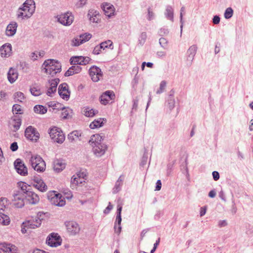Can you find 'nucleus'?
Returning <instances> with one entry per match:
<instances>
[{
    "instance_id": "f257e3e1",
    "label": "nucleus",
    "mask_w": 253,
    "mask_h": 253,
    "mask_svg": "<svg viewBox=\"0 0 253 253\" xmlns=\"http://www.w3.org/2000/svg\"><path fill=\"white\" fill-rule=\"evenodd\" d=\"M103 136L99 134L92 135L89 140V143L92 147L93 153L97 157L104 155L107 150V145L102 143Z\"/></svg>"
},
{
    "instance_id": "f03ea898",
    "label": "nucleus",
    "mask_w": 253,
    "mask_h": 253,
    "mask_svg": "<svg viewBox=\"0 0 253 253\" xmlns=\"http://www.w3.org/2000/svg\"><path fill=\"white\" fill-rule=\"evenodd\" d=\"M35 10L34 1L33 0H27L23 4V6L20 7L18 11V18L28 19L31 17Z\"/></svg>"
},
{
    "instance_id": "7ed1b4c3",
    "label": "nucleus",
    "mask_w": 253,
    "mask_h": 253,
    "mask_svg": "<svg viewBox=\"0 0 253 253\" xmlns=\"http://www.w3.org/2000/svg\"><path fill=\"white\" fill-rule=\"evenodd\" d=\"M42 68L44 72L53 76L57 73L61 71V65L58 61L54 59H48L45 60L42 65Z\"/></svg>"
},
{
    "instance_id": "20e7f679",
    "label": "nucleus",
    "mask_w": 253,
    "mask_h": 253,
    "mask_svg": "<svg viewBox=\"0 0 253 253\" xmlns=\"http://www.w3.org/2000/svg\"><path fill=\"white\" fill-rule=\"evenodd\" d=\"M30 162L32 167L36 171L41 172L45 170V163L41 156L37 155H33L31 157Z\"/></svg>"
},
{
    "instance_id": "39448f33",
    "label": "nucleus",
    "mask_w": 253,
    "mask_h": 253,
    "mask_svg": "<svg viewBox=\"0 0 253 253\" xmlns=\"http://www.w3.org/2000/svg\"><path fill=\"white\" fill-rule=\"evenodd\" d=\"M27 186L24 183H22L21 189L25 194V198L31 204H37L40 200L39 196L35 192L27 190Z\"/></svg>"
},
{
    "instance_id": "423d86ee",
    "label": "nucleus",
    "mask_w": 253,
    "mask_h": 253,
    "mask_svg": "<svg viewBox=\"0 0 253 253\" xmlns=\"http://www.w3.org/2000/svg\"><path fill=\"white\" fill-rule=\"evenodd\" d=\"M50 138L54 142L59 144L62 143L65 140V135L60 128L53 127L49 130Z\"/></svg>"
},
{
    "instance_id": "0eeeda50",
    "label": "nucleus",
    "mask_w": 253,
    "mask_h": 253,
    "mask_svg": "<svg viewBox=\"0 0 253 253\" xmlns=\"http://www.w3.org/2000/svg\"><path fill=\"white\" fill-rule=\"evenodd\" d=\"M44 213L42 212H39L35 217H32L25 222H24L26 226L31 229H35L39 227L43 219Z\"/></svg>"
},
{
    "instance_id": "6e6552de",
    "label": "nucleus",
    "mask_w": 253,
    "mask_h": 253,
    "mask_svg": "<svg viewBox=\"0 0 253 253\" xmlns=\"http://www.w3.org/2000/svg\"><path fill=\"white\" fill-rule=\"evenodd\" d=\"M24 198L25 194L22 189L21 191H16L13 195V198L12 199V205L17 208H22L24 205Z\"/></svg>"
},
{
    "instance_id": "1a4fd4ad",
    "label": "nucleus",
    "mask_w": 253,
    "mask_h": 253,
    "mask_svg": "<svg viewBox=\"0 0 253 253\" xmlns=\"http://www.w3.org/2000/svg\"><path fill=\"white\" fill-rule=\"evenodd\" d=\"M58 21L64 26L71 25L74 19L73 14L70 12H67L57 16Z\"/></svg>"
},
{
    "instance_id": "9d476101",
    "label": "nucleus",
    "mask_w": 253,
    "mask_h": 253,
    "mask_svg": "<svg viewBox=\"0 0 253 253\" xmlns=\"http://www.w3.org/2000/svg\"><path fill=\"white\" fill-rule=\"evenodd\" d=\"M62 239L57 233H52L47 237L46 243L51 247H57L61 244Z\"/></svg>"
},
{
    "instance_id": "9b49d317",
    "label": "nucleus",
    "mask_w": 253,
    "mask_h": 253,
    "mask_svg": "<svg viewBox=\"0 0 253 253\" xmlns=\"http://www.w3.org/2000/svg\"><path fill=\"white\" fill-rule=\"evenodd\" d=\"M25 136L27 139L36 142L40 137V134L36 128L32 126H29L25 129Z\"/></svg>"
},
{
    "instance_id": "f8f14e48",
    "label": "nucleus",
    "mask_w": 253,
    "mask_h": 253,
    "mask_svg": "<svg viewBox=\"0 0 253 253\" xmlns=\"http://www.w3.org/2000/svg\"><path fill=\"white\" fill-rule=\"evenodd\" d=\"M16 171L21 175L25 176L28 174V169L24 163L20 159H17L14 163Z\"/></svg>"
},
{
    "instance_id": "ddd939ff",
    "label": "nucleus",
    "mask_w": 253,
    "mask_h": 253,
    "mask_svg": "<svg viewBox=\"0 0 253 253\" xmlns=\"http://www.w3.org/2000/svg\"><path fill=\"white\" fill-rule=\"evenodd\" d=\"M91 59L88 57L84 56H73L70 59L71 64L77 65H85L89 63Z\"/></svg>"
},
{
    "instance_id": "4468645a",
    "label": "nucleus",
    "mask_w": 253,
    "mask_h": 253,
    "mask_svg": "<svg viewBox=\"0 0 253 253\" xmlns=\"http://www.w3.org/2000/svg\"><path fill=\"white\" fill-rule=\"evenodd\" d=\"M58 93L60 96L65 100H68L70 98V92L68 89V85L66 83H63L59 85Z\"/></svg>"
},
{
    "instance_id": "2eb2a0df",
    "label": "nucleus",
    "mask_w": 253,
    "mask_h": 253,
    "mask_svg": "<svg viewBox=\"0 0 253 253\" xmlns=\"http://www.w3.org/2000/svg\"><path fill=\"white\" fill-rule=\"evenodd\" d=\"M89 75L92 80L94 82H98L102 76L101 69L95 66H93L89 69Z\"/></svg>"
},
{
    "instance_id": "dca6fc26",
    "label": "nucleus",
    "mask_w": 253,
    "mask_h": 253,
    "mask_svg": "<svg viewBox=\"0 0 253 253\" xmlns=\"http://www.w3.org/2000/svg\"><path fill=\"white\" fill-rule=\"evenodd\" d=\"M67 230L71 234L75 235L78 233L80 228L78 224L73 221H66L65 223Z\"/></svg>"
},
{
    "instance_id": "f3484780",
    "label": "nucleus",
    "mask_w": 253,
    "mask_h": 253,
    "mask_svg": "<svg viewBox=\"0 0 253 253\" xmlns=\"http://www.w3.org/2000/svg\"><path fill=\"white\" fill-rule=\"evenodd\" d=\"M115 97L113 91L108 90L104 92L100 97V103L103 105H107L110 100L114 99Z\"/></svg>"
},
{
    "instance_id": "a211bd4d",
    "label": "nucleus",
    "mask_w": 253,
    "mask_h": 253,
    "mask_svg": "<svg viewBox=\"0 0 253 253\" xmlns=\"http://www.w3.org/2000/svg\"><path fill=\"white\" fill-rule=\"evenodd\" d=\"M0 253H17L16 247L10 244L0 243Z\"/></svg>"
},
{
    "instance_id": "6ab92c4d",
    "label": "nucleus",
    "mask_w": 253,
    "mask_h": 253,
    "mask_svg": "<svg viewBox=\"0 0 253 253\" xmlns=\"http://www.w3.org/2000/svg\"><path fill=\"white\" fill-rule=\"evenodd\" d=\"M86 174L83 172H78L74 174L71 178V183L75 186L82 184L85 182Z\"/></svg>"
},
{
    "instance_id": "aec40b11",
    "label": "nucleus",
    "mask_w": 253,
    "mask_h": 253,
    "mask_svg": "<svg viewBox=\"0 0 253 253\" xmlns=\"http://www.w3.org/2000/svg\"><path fill=\"white\" fill-rule=\"evenodd\" d=\"M59 79L57 78L49 80L48 85H47L48 89L46 92V94L48 96H51L52 94L56 92L57 86L59 84Z\"/></svg>"
},
{
    "instance_id": "412c9836",
    "label": "nucleus",
    "mask_w": 253,
    "mask_h": 253,
    "mask_svg": "<svg viewBox=\"0 0 253 253\" xmlns=\"http://www.w3.org/2000/svg\"><path fill=\"white\" fill-rule=\"evenodd\" d=\"M53 196L50 199V202L52 204L58 207H62L65 205V201L60 194L53 193Z\"/></svg>"
},
{
    "instance_id": "4be33fe9",
    "label": "nucleus",
    "mask_w": 253,
    "mask_h": 253,
    "mask_svg": "<svg viewBox=\"0 0 253 253\" xmlns=\"http://www.w3.org/2000/svg\"><path fill=\"white\" fill-rule=\"evenodd\" d=\"M197 48V46L195 44H193L190 46L187 51V61L190 65L192 64L193 60H194V57L196 54Z\"/></svg>"
},
{
    "instance_id": "5701e85b",
    "label": "nucleus",
    "mask_w": 253,
    "mask_h": 253,
    "mask_svg": "<svg viewBox=\"0 0 253 253\" xmlns=\"http://www.w3.org/2000/svg\"><path fill=\"white\" fill-rule=\"evenodd\" d=\"M105 14L109 18L111 17L114 15L115 8L114 6L109 3H104L101 6Z\"/></svg>"
},
{
    "instance_id": "b1692460",
    "label": "nucleus",
    "mask_w": 253,
    "mask_h": 253,
    "mask_svg": "<svg viewBox=\"0 0 253 253\" xmlns=\"http://www.w3.org/2000/svg\"><path fill=\"white\" fill-rule=\"evenodd\" d=\"M87 16L90 22L98 23L100 20V15L98 11L91 9L88 11Z\"/></svg>"
},
{
    "instance_id": "393cba45",
    "label": "nucleus",
    "mask_w": 253,
    "mask_h": 253,
    "mask_svg": "<svg viewBox=\"0 0 253 253\" xmlns=\"http://www.w3.org/2000/svg\"><path fill=\"white\" fill-rule=\"evenodd\" d=\"M12 47L9 43L4 44L0 47V54L2 57L9 56L11 53Z\"/></svg>"
},
{
    "instance_id": "a878e982",
    "label": "nucleus",
    "mask_w": 253,
    "mask_h": 253,
    "mask_svg": "<svg viewBox=\"0 0 253 253\" xmlns=\"http://www.w3.org/2000/svg\"><path fill=\"white\" fill-rule=\"evenodd\" d=\"M17 28V24L15 22H11L6 27L5 31L6 35L8 37L14 36L16 32Z\"/></svg>"
},
{
    "instance_id": "bb28decb",
    "label": "nucleus",
    "mask_w": 253,
    "mask_h": 253,
    "mask_svg": "<svg viewBox=\"0 0 253 253\" xmlns=\"http://www.w3.org/2000/svg\"><path fill=\"white\" fill-rule=\"evenodd\" d=\"M66 167L65 163L61 160L57 159L53 162V169L57 172L63 170Z\"/></svg>"
},
{
    "instance_id": "cd10ccee",
    "label": "nucleus",
    "mask_w": 253,
    "mask_h": 253,
    "mask_svg": "<svg viewBox=\"0 0 253 253\" xmlns=\"http://www.w3.org/2000/svg\"><path fill=\"white\" fill-rule=\"evenodd\" d=\"M73 66L69 68V69L65 72V76L68 77L72 76L74 74L79 73L81 70L82 68L77 65L72 64Z\"/></svg>"
},
{
    "instance_id": "c85d7f7f",
    "label": "nucleus",
    "mask_w": 253,
    "mask_h": 253,
    "mask_svg": "<svg viewBox=\"0 0 253 253\" xmlns=\"http://www.w3.org/2000/svg\"><path fill=\"white\" fill-rule=\"evenodd\" d=\"M18 74L17 70L15 69L11 68L7 74V79L9 82L12 84L14 83L17 79Z\"/></svg>"
},
{
    "instance_id": "c756f323",
    "label": "nucleus",
    "mask_w": 253,
    "mask_h": 253,
    "mask_svg": "<svg viewBox=\"0 0 253 253\" xmlns=\"http://www.w3.org/2000/svg\"><path fill=\"white\" fill-rule=\"evenodd\" d=\"M165 17L171 22L173 21V8L170 5H167L164 12Z\"/></svg>"
},
{
    "instance_id": "7c9ffc66",
    "label": "nucleus",
    "mask_w": 253,
    "mask_h": 253,
    "mask_svg": "<svg viewBox=\"0 0 253 253\" xmlns=\"http://www.w3.org/2000/svg\"><path fill=\"white\" fill-rule=\"evenodd\" d=\"M83 114L87 117H92L98 113V111L91 109L89 107H84L83 109Z\"/></svg>"
},
{
    "instance_id": "2f4dec72",
    "label": "nucleus",
    "mask_w": 253,
    "mask_h": 253,
    "mask_svg": "<svg viewBox=\"0 0 253 253\" xmlns=\"http://www.w3.org/2000/svg\"><path fill=\"white\" fill-rule=\"evenodd\" d=\"M82 133L78 130H74L70 132L68 135V139L71 142L76 141L79 139V137L81 136Z\"/></svg>"
},
{
    "instance_id": "473e14b6",
    "label": "nucleus",
    "mask_w": 253,
    "mask_h": 253,
    "mask_svg": "<svg viewBox=\"0 0 253 253\" xmlns=\"http://www.w3.org/2000/svg\"><path fill=\"white\" fill-rule=\"evenodd\" d=\"M121 222H122L121 215H117L114 228L115 229V231L118 234H120L121 232V230H122V227L121 226Z\"/></svg>"
},
{
    "instance_id": "72a5a7b5",
    "label": "nucleus",
    "mask_w": 253,
    "mask_h": 253,
    "mask_svg": "<svg viewBox=\"0 0 253 253\" xmlns=\"http://www.w3.org/2000/svg\"><path fill=\"white\" fill-rule=\"evenodd\" d=\"M34 186L41 192L45 191L47 190V186L43 180H39L37 183L33 184Z\"/></svg>"
},
{
    "instance_id": "f704fd0d",
    "label": "nucleus",
    "mask_w": 253,
    "mask_h": 253,
    "mask_svg": "<svg viewBox=\"0 0 253 253\" xmlns=\"http://www.w3.org/2000/svg\"><path fill=\"white\" fill-rule=\"evenodd\" d=\"M10 223L9 216L0 211V224L7 225Z\"/></svg>"
},
{
    "instance_id": "c9c22d12",
    "label": "nucleus",
    "mask_w": 253,
    "mask_h": 253,
    "mask_svg": "<svg viewBox=\"0 0 253 253\" xmlns=\"http://www.w3.org/2000/svg\"><path fill=\"white\" fill-rule=\"evenodd\" d=\"M104 119L99 118L97 120H95L93 122L90 123L89 127L91 129H94L95 128L100 127L102 126L103 121Z\"/></svg>"
},
{
    "instance_id": "e433bc0d",
    "label": "nucleus",
    "mask_w": 253,
    "mask_h": 253,
    "mask_svg": "<svg viewBox=\"0 0 253 253\" xmlns=\"http://www.w3.org/2000/svg\"><path fill=\"white\" fill-rule=\"evenodd\" d=\"M123 179L121 176H120L118 180L116 181L114 188L113 189V193L114 194H116L119 192L121 189Z\"/></svg>"
},
{
    "instance_id": "4c0bfd02",
    "label": "nucleus",
    "mask_w": 253,
    "mask_h": 253,
    "mask_svg": "<svg viewBox=\"0 0 253 253\" xmlns=\"http://www.w3.org/2000/svg\"><path fill=\"white\" fill-rule=\"evenodd\" d=\"M30 92L33 95L35 96H39L42 93L40 87L37 85H34L31 87Z\"/></svg>"
},
{
    "instance_id": "58836bf2",
    "label": "nucleus",
    "mask_w": 253,
    "mask_h": 253,
    "mask_svg": "<svg viewBox=\"0 0 253 253\" xmlns=\"http://www.w3.org/2000/svg\"><path fill=\"white\" fill-rule=\"evenodd\" d=\"M34 110L35 113L40 114H44L47 112L46 108L40 105H36L34 108Z\"/></svg>"
},
{
    "instance_id": "ea45409f",
    "label": "nucleus",
    "mask_w": 253,
    "mask_h": 253,
    "mask_svg": "<svg viewBox=\"0 0 253 253\" xmlns=\"http://www.w3.org/2000/svg\"><path fill=\"white\" fill-rule=\"evenodd\" d=\"M99 45L103 50L106 48H109L111 49L113 48V42L111 40H107L102 42Z\"/></svg>"
},
{
    "instance_id": "a19ab883",
    "label": "nucleus",
    "mask_w": 253,
    "mask_h": 253,
    "mask_svg": "<svg viewBox=\"0 0 253 253\" xmlns=\"http://www.w3.org/2000/svg\"><path fill=\"white\" fill-rule=\"evenodd\" d=\"M175 99L172 94H170L168 100V106L170 110H172L175 106Z\"/></svg>"
},
{
    "instance_id": "79ce46f5",
    "label": "nucleus",
    "mask_w": 253,
    "mask_h": 253,
    "mask_svg": "<svg viewBox=\"0 0 253 253\" xmlns=\"http://www.w3.org/2000/svg\"><path fill=\"white\" fill-rule=\"evenodd\" d=\"M72 114V110L69 108H64L62 110L61 116L63 119H67L71 117Z\"/></svg>"
},
{
    "instance_id": "37998d69",
    "label": "nucleus",
    "mask_w": 253,
    "mask_h": 253,
    "mask_svg": "<svg viewBox=\"0 0 253 253\" xmlns=\"http://www.w3.org/2000/svg\"><path fill=\"white\" fill-rule=\"evenodd\" d=\"M14 98L15 101L22 102L25 98L24 94L21 92H16L14 94Z\"/></svg>"
},
{
    "instance_id": "c03bdc74",
    "label": "nucleus",
    "mask_w": 253,
    "mask_h": 253,
    "mask_svg": "<svg viewBox=\"0 0 253 253\" xmlns=\"http://www.w3.org/2000/svg\"><path fill=\"white\" fill-rule=\"evenodd\" d=\"M91 35L89 33H85L80 35V37L83 43L88 41L91 39Z\"/></svg>"
},
{
    "instance_id": "a18cd8bd",
    "label": "nucleus",
    "mask_w": 253,
    "mask_h": 253,
    "mask_svg": "<svg viewBox=\"0 0 253 253\" xmlns=\"http://www.w3.org/2000/svg\"><path fill=\"white\" fill-rule=\"evenodd\" d=\"M81 39L80 36L73 39L72 41V45L77 46L81 44H83Z\"/></svg>"
},
{
    "instance_id": "49530a36",
    "label": "nucleus",
    "mask_w": 253,
    "mask_h": 253,
    "mask_svg": "<svg viewBox=\"0 0 253 253\" xmlns=\"http://www.w3.org/2000/svg\"><path fill=\"white\" fill-rule=\"evenodd\" d=\"M233 13V10L231 7L227 8L224 12V17L226 19H229L231 18Z\"/></svg>"
},
{
    "instance_id": "de8ad7c7",
    "label": "nucleus",
    "mask_w": 253,
    "mask_h": 253,
    "mask_svg": "<svg viewBox=\"0 0 253 253\" xmlns=\"http://www.w3.org/2000/svg\"><path fill=\"white\" fill-rule=\"evenodd\" d=\"M166 84L167 83L165 81H162L160 84L159 89L157 90L156 93L161 94L163 92L166 86Z\"/></svg>"
},
{
    "instance_id": "09e8293b",
    "label": "nucleus",
    "mask_w": 253,
    "mask_h": 253,
    "mask_svg": "<svg viewBox=\"0 0 253 253\" xmlns=\"http://www.w3.org/2000/svg\"><path fill=\"white\" fill-rule=\"evenodd\" d=\"M146 39H147L146 33L142 32L140 34L139 38V40H138L139 43L141 45H143L145 43Z\"/></svg>"
},
{
    "instance_id": "8fccbe9b",
    "label": "nucleus",
    "mask_w": 253,
    "mask_h": 253,
    "mask_svg": "<svg viewBox=\"0 0 253 253\" xmlns=\"http://www.w3.org/2000/svg\"><path fill=\"white\" fill-rule=\"evenodd\" d=\"M159 44L164 49H167L168 46V41L164 38H161L159 39Z\"/></svg>"
},
{
    "instance_id": "3c124183",
    "label": "nucleus",
    "mask_w": 253,
    "mask_h": 253,
    "mask_svg": "<svg viewBox=\"0 0 253 253\" xmlns=\"http://www.w3.org/2000/svg\"><path fill=\"white\" fill-rule=\"evenodd\" d=\"M185 12V7L182 6L180 9V33L181 35L182 34V28L183 26V13Z\"/></svg>"
},
{
    "instance_id": "603ef678",
    "label": "nucleus",
    "mask_w": 253,
    "mask_h": 253,
    "mask_svg": "<svg viewBox=\"0 0 253 253\" xmlns=\"http://www.w3.org/2000/svg\"><path fill=\"white\" fill-rule=\"evenodd\" d=\"M7 199L5 198H1L0 199V211H3L6 206Z\"/></svg>"
},
{
    "instance_id": "864d4df0",
    "label": "nucleus",
    "mask_w": 253,
    "mask_h": 253,
    "mask_svg": "<svg viewBox=\"0 0 253 253\" xmlns=\"http://www.w3.org/2000/svg\"><path fill=\"white\" fill-rule=\"evenodd\" d=\"M12 111L16 114H21V106L18 104H14L12 107Z\"/></svg>"
},
{
    "instance_id": "5fc2aeb1",
    "label": "nucleus",
    "mask_w": 253,
    "mask_h": 253,
    "mask_svg": "<svg viewBox=\"0 0 253 253\" xmlns=\"http://www.w3.org/2000/svg\"><path fill=\"white\" fill-rule=\"evenodd\" d=\"M154 17H155V13L152 11V10L151 8H149L148 9V15H147V19L149 21H151V20H152L153 19H154Z\"/></svg>"
},
{
    "instance_id": "6e6d98bb",
    "label": "nucleus",
    "mask_w": 253,
    "mask_h": 253,
    "mask_svg": "<svg viewBox=\"0 0 253 253\" xmlns=\"http://www.w3.org/2000/svg\"><path fill=\"white\" fill-rule=\"evenodd\" d=\"M102 48L100 45H96L94 47L92 53L95 55H98L101 53Z\"/></svg>"
},
{
    "instance_id": "4d7b16f0",
    "label": "nucleus",
    "mask_w": 253,
    "mask_h": 253,
    "mask_svg": "<svg viewBox=\"0 0 253 253\" xmlns=\"http://www.w3.org/2000/svg\"><path fill=\"white\" fill-rule=\"evenodd\" d=\"M21 123L20 121H16L15 120L14 121V124L12 125L14 129V131H15L17 130H18L21 126Z\"/></svg>"
},
{
    "instance_id": "13d9d810",
    "label": "nucleus",
    "mask_w": 253,
    "mask_h": 253,
    "mask_svg": "<svg viewBox=\"0 0 253 253\" xmlns=\"http://www.w3.org/2000/svg\"><path fill=\"white\" fill-rule=\"evenodd\" d=\"M87 0H79L76 3V6L77 8H80L84 5L86 3Z\"/></svg>"
},
{
    "instance_id": "bf43d9fd",
    "label": "nucleus",
    "mask_w": 253,
    "mask_h": 253,
    "mask_svg": "<svg viewBox=\"0 0 253 253\" xmlns=\"http://www.w3.org/2000/svg\"><path fill=\"white\" fill-rule=\"evenodd\" d=\"M113 209V206L111 205V203L109 202L107 208L104 210V213L105 214H108L109 213L110 211Z\"/></svg>"
},
{
    "instance_id": "052dcab7",
    "label": "nucleus",
    "mask_w": 253,
    "mask_h": 253,
    "mask_svg": "<svg viewBox=\"0 0 253 253\" xmlns=\"http://www.w3.org/2000/svg\"><path fill=\"white\" fill-rule=\"evenodd\" d=\"M213 178L215 181H217L219 179V174L218 172L214 171L212 173Z\"/></svg>"
},
{
    "instance_id": "680f3d73",
    "label": "nucleus",
    "mask_w": 253,
    "mask_h": 253,
    "mask_svg": "<svg viewBox=\"0 0 253 253\" xmlns=\"http://www.w3.org/2000/svg\"><path fill=\"white\" fill-rule=\"evenodd\" d=\"M18 147L17 143L16 142H13L10 145V149L12 151H16L18 149Z\"/></svg>"
},
{
    "instance_id": "e2e57ef3",
    "label": "nucleus",
    "mask_w": 253,
    "mask_h": 253,
    "mask_svg": "<svg viewBox=\"0 0 253 253\" xmlns=\"http://www.w3.org/2000/svg\"><path fill=\"white\" fill-rule=\"evenodd\" d=\"M169 33V31L166 28H161L159 31V34L161 36L167 35Z\"/></svg>"
},
{
    "instance_id": "0e129e2a",
    "label": "nucleus",
    "mask_w": 253,
    "mask_h": 253,
    "mask_svg": "<svg viewBox=\"0 0 253 253\" xmlns=\"http://www.w3.org/2000/svg\"><path fill=\"white\" fill-rule=\"evenodd\" d=\"M147 159H148V157L147 155H145V154H144L142 158V160H141V166H144V165H145L147 163Z\"/></svg>"
},
{
    "instance_id": "69168bd1",
    "label": "nucleus",
    "mask_w": 253,
    "mask_h": 253,
    "mask_svg": "<svg viewBox=\"0 0 253 253\" xmlns=\"http://www.w3.org/2000/svg\"><path fill=\"white\" fill-rule=\"evenodd\" d=\"M220 17L218 16H214L212 18V22L214 24H218L220 22Z\"/></svg>"
},
{
    "instance_id": "338daca9",
    "label": "nucleus",
    "mask_w": 253,
    "mask_h": 253,
    "mask_svg": "<svg viewBox=\"0 0 253 253\" xmlns=\"http://www.w3.org/2000/svg\"><path fill=\"white\" fill-rule=\"evenodd\" d=\"M162 187V183L160 180H158L156 182V185L155 187V191H159L161 190Z\"/></svg>"
},
{
    "instance_id": "774afa93",
    "label": "nucleus",
    "mask_w": 253,
    "mask_h": 253,
    "mask_svg": "<svg viewBox=\"0 0 253 253\" xmlns=\"http://www.w3.org/2000/svg\"><path fill=\"white\" fill-rule=\"evenodd\" d=\"M31 59L34 61L37 60L38 58V51L32 53L31 55Z\"/></svg>"
}]
</instances>
